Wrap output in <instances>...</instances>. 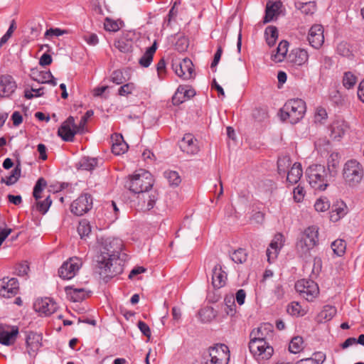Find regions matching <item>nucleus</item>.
Returning a JSON list of instances; mask_svg holds the SVG:
<instances>
[{"instance_id":"obj_1","label":"nucleus","mask_w":364,"mask_h":364,"mask_svg":"<svg viewBox=\"0 0 364 364\" xmlns=\"http://www.w3.org/2000/svg\"><path fill=\"white\" fill-rule=\"evenodd\" d=\"M122 247V240L119 239L105 240L96 260V268L101 277L112 278L123 272V264L119 259Z\"/></svg>"},{"instance_id":"obj_2","label":"nucleus","mask_w":364,"mask_h":364,"mask_svg":"<svg viewBox=\"0 0 364 364\" xmlns=\"http://www.w3.org/2000/svg\"><path fill=\"white\" fill-rule=\"evenodd\" d=\"M154 184L151 173L145 170L140 169L133 175L129 176L125 183V187L134 193L144 194V203H146V210H149L154 207L158 199V194L154 191L149 193Z\"/></svg>"},{"instance_id":"obj_3","label":"nucleus","mask_w":364,"mask_h":364,"mask_svg":"<svg viewBox=\"0 0 364 364\" xmlns=\"http://www.w3.org/2000/svg\"><path fill=\"white\" fill-rule=\"evenodd\" d=\"M309 185L316 191H324L329 183L334 179L333 176L321 164H313L306 171Z\"/></svg>"},{"instance_id":"obj_4","label":"nucleus","mask_w":364,"mask_h":364,"mask_svg":"<svg viewBox=\"0 0 364 364\" xmlns=\"http://www.w3.org/2000/svg\"><path fill=\"white\" fill-rule=\"evenodd\" d=\"M306 110L305 102L299 98L289 100L281 109V119H289L290 123L299 122L304 116Z\"/></svg>"},{"instance_id":"obj_5","label":"nucleus","mask_w":364,"mask_h":364,"mask_svg":"<svg viewBox=\"0 0 364 364\" xmlns=\"http://www.w3.org/2000/svg\"><path fill=\"white\" fill-rule=\"evenodd\" d=\"M318 228L310 226L305 229L301 238L296 242V250L300 257L306 259L310 256V250L318 245Z\"/></svg>"},{"instance_id":"obj_6","label":"nucleus","mask_w":364,"mask_h":364,"mask_svg":"<svg viewBox=\"0 0 364 364\" xmlns=\"http://www.w3.org/2000/svg\"><path fill=\"white\" fill-rule=\"evenodd\" d=\"M364 171L362 165L356 160H348L343 169V177L350 186L358 185L363 179Z\"/></svg>"},{"instance_id":"obj_7","label":"nucleus","mask_w":364,"mask_h":364,"mask_svg":"<svg viewBox=\"0 0 364 364\" xmlns=\"http://www.w3.org/2000/svg\"><path fill=\"white\" fill-rule=\"evenodd\" d=\"M230 360V350L225 344H216L208 349V356L204 364H228Z\"/></svg>"},{"instance_id":"obj_8","label":"nucleus","mask_w":364,"mask_h":364,"mask_svg":"<svg viewBox=\"0 0 364 364\" xmlns=\"http://www.w3.org/2000/svg\"><path fill=\"white\" fill-rule=\"evenodd\" d=\"M295 289L308 301H312L319 294L318 284L311 279H300L295 284Z\"/></svg>"},{"instance_id":"obj_9","label":"nucleus","mask_w":364,"mask_h":364,"mask_svg":"<svg viewBox=\"0 0 364 364\" xmlns=\"http://www.w3.org/2000/svg\"><path fill=\"white\" fill-rule=\"evenodd\" d=\"M82 265L80 258L73 257L64 262L58 269L59 277L63 279L73 278Z\"/></svg>"},{"instance_id":"obj_10","label":"nucleus","mask_w":364,"mask_h":364,"mask_svg":"<svg viewBox=\"0 0 364 364\" xmlns=\"http://www.w3.org/2000/svg\"><path fill=\"white\" fill-rule=\"evenodd\" d=\"M249 349L253 356L258 360H268L274 353L272 346L265 341H250Z\"/></svg>"},{"instance_id":"obj_11","label":"nucleus","mask_w":364,"mask_h":364,"mask_svg":"<svg viewBox=\"0 0 364 364\" xmlns=\"http://www.w3.org/2000/svg\"><path fill=\"white\" fill-rule=\"evenodd\" d=\"M92 205L93 200L91 195L83 193L71 203L70 210L74 215L81 216L90 210Z\"/></svg>"},{"instance_id":"obj_12","label":"nucleus","mask_w":364,"mask_h":364,"mask_svg":"<svg viewBox=\"0 0 364 364\" xmlns=\"http://www.w3.org/2000/svg\"><path fill=\"white\" fill-rule=\"evenodd\" d=\"M77 134H80V132H77L75 119L72 116H70L58 130V136L65 141H73Z\"/></svg>"},{"instance_id":"obj_13","label":"nucleus","mask_w":364,"mask_h":364,"mask_svg":"<svg viewBox=\"0 0 364 364\" xmlns=\"http://www.w3.org/2000/svg\"><path fill=\"white\" fill-rule=\"evenodd\" d=\"M19 284L16 278L4 277L0 279V296L11 298L18 292Z\"/></svg>"},{"instance_id":"obj_14","label":"nucleus","mask_w":364,"mask_h":364,"mask_svg":"<svg viewBox=\"0 0 364 364\" xmlns=\"http://www.w3.org/2000/svg\"><path fill=\"white\" fill-rule=\"evenodd\" d=\"M272 336L273 326L270 323H264L251 331L250 341L268 342V340L272 338Z\"/></svg>"},{"instance_id":"obj_15","label":"nucleus","mask_w":364,"mask_h":364,"mask_svg":"<svg viewBox=\"0 0 364 364\" xmlns=\"http://www.w3.org/2000/svg\"><path fill=\"white\" fill-rule=\"evenodd\" d=\"M18 334L16 326L0 324V343L4 346L14 344Z\"/></svg>"},{"instance_id":"obj_16","label":"nucleus","mask_w":364,"mask_h":364,"mask_svg":"<svg viewBox=\"0 0 364 364\" xmlns=\"http://www.w3.org/2000/svg\"><path fill=\"white\" fill-rule=\"evenodd\" d=\"M42 337L40 334L29 331L26 337V352L30 357L35 358L41 347Z\"/></svg>"},{"instance_id":"obj_17","label":"nucleus","mask_w":364,"mask_h":364,"mask_svg":"<svg viewBox=\"0 0 364 364\" xmlns=\"http://www.w3.org/2000/svg\"><path fill=\"white\" fill-rule=\"evenodd\" d=\"M284 235L279 232L275 234L273 240L269 244V248L267 250V257L269 263H272L277 257V255L282 247L284 246Z\"/></svg>"},{"instance_id":"obj_18","label":"nucleus","mask_w":364,"mask_h":364,"mask_svg":"<svg viewBox=\"0 0 364 364\" xmlns=\"http://www.w3.org/2000/svg\"><path fill=\"white\" fill-rule=\"evenodd\" d=\"M175 73L180 77L184 80L190 79L193 73V65L189 58H184L178 63H173L172 65Z\"/></svg>"},{"instance_id":"obj_19","label":"nucleus","mask_w":364,"mask_h":364,"mask_svg":"<svg viewBox=\"0 0 364 364\" xmlns=\"http://www.w3.org/2000/svg\"><path fill=\"white\" fill-rule=\"evenodd\" d=\"M308 41L314 48H319L324 42L323 29L321 25H314L309 30Z\"/></svg>"},{"instance_id":"obj_20","label":"nucleus","mask_w":364,"mask_h":364,"mask_svg":"<svg viewBox=\"0 0 364 364\" xmlns=\"http://www.w3.org/2000/svg\"><path fill=\"white\" fill-rule=\"evenodd\" d=\"M36 311L49 316L53 314L58 309L57 304L50 298L38 299L34 304Z\"/></svg>"},{"instance_id":"obj_21","label":"nucleus","mask_w":364,"mask_h":364,"mask_svg":"<svg viewBox=\"0 0 364 364\" xmlns=\"http://www.w3.org/2000/svg\"><path fill=\"white\" fill-rule=\"evenodd\" d=\"M17 87L12 76L4 75L0 76V97H9Z\"/></svg>"},{"instance_id":"obj_22","label":"nucleus","mask_w":364,"mask_h":364,"mask_svg":"<svg viewBox=\"0 0 364 364\" xmlns=\"http://www.w3.org/2000/svg\"><path fill=\"white\" fill-rule=\"evenodd\" d=\"M182 151L188 154L194 155L199 151L198 141L193 134H186L179 143Z\"/></svg>"},{"instance_id":"obj_23","label":"nucleus","mask_w":364,"mask_h":364,"mask_svg":"<svg viewBox=\"0 0 364 364\" xmlns=\"http://www.w3.org/2000/svg\"><path fill=\"white\" fill-rule=\"evenodd\" d=\"M196 95V91L187 85H180L172 97L174 105L182 104Z\"/></svg>"},{"instance_id":"obj_24","label":"nucleus","mask_w":364,"mask_h":364,"mask_svg":"<svg viewBox=\"0 0 364 364\" xmlns=\"http://www.w3.org/2000/svg\"><path fill=\"white\" fill-rule=\"evenodd\" d=\"M227 274L223 270L220 264H217L213 269L212 284L214 288L220 289L226 282Z\"/></svg>"},{"instance_id":"obj_25","label":"nucleus","mask_w":364,"mask_h":364,"mask_svg":"<svg viewBox=\"0 0 364 364\" xmlns=\"http://www.w3.org/2000/svg\"><path fill=\"white\" fill-rule=\"evenodd\" d=\"M65 291L70 297V300L74 302H80L87 296V293L84 288H73L71 286H68L65 288Z\"/></svg>"},{"instance_id":"obj_26","label":"nucleus","mask_w":364,"mask_h":364,"mask_svg":"<svg viewBox=\"0 0 364 364\" xmlns=\"http://www.w3.org/2000/svg\"><path fill=\"white\" fill-rule=\"evenodd\" d=\"M157 49V42L154 41L152 46L146 49L144 55L139 60V63L144 68H148L153 60L154 54Z\"/></svg>"},{"instance_id":"obj_27","label":"nucleus","mask_w":364,"mask_h":364,"mask_svg":"<svg viewBox=\"0 0 364 364\" xmlns=\"http://www.w3.org/2000/svg\"><path fill=\"white\" fill-rule=\"evenodd\" d=\"M348 129L344 122H335L331 126V136L333 139L339 140Z\"/></svg>"},{"instance_id":"obj_28","label":"nucleus","mask_w":364,"mask_h":364,"mask_svg":"<svg viewBox=\"0 0 364 364\" xmlns=\"http://www.w3.org/2000/svg\"><path fill=\"white\" fill-rule=\"evenodd\" d=\"M127 36L128 34L124 35L114 42V46L122 53H131L133 50V42Z\"/></svg>"},{"instance_id":"obj_29","label":"nucleus","mask_w":364,"mask_h":364,"mask_svg":"<svg viewBox=\"0 0 364 364\" xmlns=\"http://www.w3.org/2000/svg\"><path fill=\"white\" fill-rule=\"evenodd\" d=\"M289 42L282 41L277 48L276 53L272 54L271 58L276 63L282 62L288 52Z\"/></svg>"},{"instance_id":"obj_30","label":"nucleus","mask_w":364,"mask_h":364,"mask_svg":"<svg viewBox=\"0 0 364 364\" xmlns=\"http://www.w3.org/2000/svg\"><path fill=\"white\" fill-rule=\"evenodd\" d=\"M282 4L280 1L272 2L269 1L267 4L264 23H269L273 20L277 11L279 9Z\"/></svg>"},{"instance_id":"obj_31","label":"nucleus","mask_w":364,"mask_h":364,"mask_svg":"<svg viewBox=\"0 0 364 364\" xmlns=\"http://www.w3.org/2000/svg\"><path fill=\"white\" fill-rule=\"evenodd\" d=\"M339 163L340 156L338 153H331L327 159V167L326 168L333 176L334 178L338 173Z\"/></svg>"},{"instance_id":"obj_32","label":"nucleus","mask_w":364,"mask_h":364,"mask_svg":"<svg viewBox=\"0 0 364 364\" xmlns=\"http://www.w3.org/2000/svg\"><path fill=\"white\" fill-rule=\"evenodd\" d=\"M289 57L294 64L301 65L307 61L309 55L306 50L299 48L294 50Z\"/></svg>"},{"instance_id":"obj_33","label":"nucleus","mask_w":364,"mask_h":364,"mask_svg":"<svg viewBox=\"0 0 364 364\" xmlns=\"http://www.w3.org/2000/svg\"><path fill=\"white\" fill-rule=\"evenodd\" d=\"M346 213V205L343 202L333 205L330 213V220L333 222H336L344 217Z\"/></svg>"},{"instance_id":"obj_34","label":"nucleus","mask_w":364,"mask_h":364,"mask_svg":"<svg viewBox=\"0 0 364 364\" xmlns=\"http://www.w3.org/2000/svg\"><path fill=\"white\" fill-rule=\"evenodd\" d=\"M21 168L20 161H18L15 168L11 171L10 176L6 178L2 177L1 179V183H5L7 186H11L16 183L21 177Z\"/></svg>"},{"instance_id":"obj_35","label":"nucleus","mask_w":364,"mask_h":364,"mask_svg":"<svg viewBox=\"0 0 364 364\" xmlns=\"http://www.w3.org/2000/svg\"><path fill=\"white\" fill-rule=\"evenodd\" d=\"M302 176L301 164L295 163L287 173V180L291 184L296 183Z\"/></svg>"},{"instance_id":"obj_36","label":"nucleus","mask_w":364,"mask_h":364,"mask_svg":"<svg viewBox=\"0 0 364 364\" xmlns=\"http://www.w3.org/2000/svg\"><path fill=\"white\" fill-rule=\"evenodd\" d=\"M116 141L112 144V151L114 155L124 154L128 149L127 144L124 141L122 136L117 135Z\"/></svg>"},{"instance_id":"obj_37","label":"nucleus","mask_w":364,"mask_h":364,"mask_svg":"<svg viewBox=\"0 0 364 364\" xmlns=\"http://www.w3.org/2000/svg\"><path fill=\"white\" fill-rule=\"evenodd\" d=\"M266 36L267 43L269 46H272L275 44L276 41L278 38V31L275 26H267L264 31Z\"/></svg>"},{"instance_id":"obj_38","label":"nucleus","mask_w":364,"mask_h":364,"mask_svg":"<svg viewBox=\"0 0 364 364\" xmlns=\"http://www.w3.org/2000/svg\"><path fill=\"white\" fill-rule=\"evenodd\" d=\"M77 232L81 239H85L91 232V225L90 222L85 219L80 221L77 227Z\"/></svg>"},{"instance_id":"obj_39","label":"nucleus","mask_w":364,"mask_h":364,"mask_svg":"<svg viewBox=\"0 0 364 364\" xmlns=\"http://www.w3.org/2000/svg\"><path fill=\"white\" fill-rule=\"evenodd\" d=\"M224 302L225 306L224 311L226 314L230 316H234L236 313V306L235 304L234 296L232 295L226 296L225 297Z\"/></svg>"},{"instance_id":"obj_40","label":"nucleus","mask_w":364,"mask_h":364,"mask_svg":"<svg viewBox=\"0 0 364 364\" xmlns=\"http://www.w3.org/2000/svg\"><path fill=\"white\" fill-rule=\"evenodd\" d=\"M331 248L337 256L343 255L346 249V242L343 240L338 239L331 243Z\"/></svg>"},{"instance_id":"obj_41","label":"nucleus","mask_w":364,"mask_h":364,"mask_svg":"<svg viewBox=\"0 0 364 364\" xmlns=\"http://www.w3.org/2000/svg\"><path fill=\"white\" fill-rule=\"evenodd\" d=\"M47 186V181L43 177H41L38 179L36 183V185L33 188V196L36 200H38L41 198V193L43 191V188Z\"/></svg>"},{"instance_id":"obj_42","label":"nucleus","mask_w":364,"mask_h":364,"mask_svg":"<svg viewBox=\"0 0 364 364\" xmlns=\"http://www.w3.org/2000/svg\"><path fill=\"white\" fill-rule=\"evenodd\" d=\"M32 80L39 82V83H46L48 82V78L52 77V73L50 71H41V72H33L31 74Z\"/></svg>"},{"instance_id":"obj_43","label":"nucleus","mask_w":364,"mask_h":364,"mask_svg":"<svg viewBox=\"0 0 364 364\" xmlns=\"http://www.w3.org/2000/svg\"><path fill=\"white\" fill-rule=\"evenodd\" d=\"M97 159L89 157H84L79 162L80 168L86 171L92 170L97 166Z\"/></svg>"},{"instance_id":"obj_44","label":"nucleus","mask_w":364,"mask_h":364,"mask_svg":"<svg viewBox=\"0 0 364 364\" xmlns=\"http://www.w3.org/2000/svg\"><path fill=\"white\" fill-rule=\"evenodd\" d=\"M303 338L300 336L294 337L289 346V350L292 353H298L302 350Z\"/></svg>"},{"instance_id":"obj_45","label":"nucleus","mask_w":364,"mask_h":364,"mask_svg":"<svg viewBox=\"0 0 364 364\" xmlns=\"http://www.w3.org/2000/svg\"><path fill=\"white\" fill-rule=\"evenodd\" d=\"M122 25V21L118 22L117 21H113L109 18H106L104 23V27L105 29L107 31L116 32L120 29Z\"/></svg>"},{"instance_id":"obj_46","label":"nucleus","mask_w":364,"mask_h":364,"mask_svg":"<svg viewBox=\"0 0 364 364\" xmlns=\"http://www.w3.org/2000/svg\"><path fill=\"white\" fill-rule=\"evenodd\" d=\"M164 176L168 180L171 186H177L181 181L178 173L174 171H165Z\"/></svg>"},{"instance_id":"obj_47","label":"nucleus","mask_w":364,"mask_h":364,"mask_svg":"<svg viewBox=\"0 0 364 364\" xmlns=\"http://www.w3.org/2000/svg\"><path fill=\"white\" fill-rule=\"evenodd\" d=\"M247 254L244 249L240 248L235 250L231 255L233 262L237 264H242L247 260Z\"/></svg>"},{"instance_id":"obj_48","label":"nucleus","mask_w":364,"mask_h":364,"mask_svg":"<svg viewBox=\"0 0 364 364\" xmlns=\"http://www.w3.org/2000/svg\"><path fill=\"white\" fill-rule=\"evenodd\" d=\"M252 116L254 119L258 122H264L267 120L269 117L267 108H256L252 112Z\"/></svg>"},{"instance_id":"obj_49","label":"nucleus","mask_w":364,"mask_h":364,"mask_svg":"<svg viewBox=\"0 0 364 364\" xmlns=\"http://www.w3.org/2000/svg\"><path fill=\"white\" fill-rule=\"evenodd\" d=\"M52 204V200L50 196H48L43 200H36V209L42 214H45L48 210L50 205Z\"/></svg>"},{"instance_id":"obj_50","label":"nucleus","mask_w":364,"mask_h":364,"mask_svg":"<svg viewBox=\"0 0 364 364\" xmlns=\"http://www.w3.org/2000/svg\"><path fill=\"white\" fill-rule=\"evenodd\" d=\"M357 82V77L350 72H346L344 73L343 84L347 89L352 88Z\"/></svg>"},{"instance_id":"obj_51","label":"nucleus","mask_w":364,"mask_h":364,"mask_svg":"<svg viewBox=\"0 0 364 364\" xmlns=\"http://www.w3.org/2000/svg\"><path fill=\"white\" fill-rule=\"evenodd\" d=\"M94 114V112L92 109L87 110L85 115L82 117L78 124H76L77 132H80V134H82L85 132V126L87 122V120L90 117H91Z\"/></svg>"},{"instance_id":"obj_52","label":"nucleus","mask_w":364,"mask_h":364,"mask_svg":"<svg viewBox=\"0 0 364 364\" xmlns=\"http://www.w3.org/2000/svg\"><path fill=\"white\" fill-rule=\"evenodd\" d=\"M109 80L116 85H121L126 81V78L122 70H116L112 73Z\"/></svg>"},{"instance_id":"obj_53","label":"nucleus","mask_w":364,"mask_h":364,"mask_svg":"<svg viewBox=\"0 0 364 364\" xmlns=\"http://www.w3.org/2000/svg\"><path fill=\"white\" fill-rule=\"evenodd\" d=\"M291 161L288 156H283L278 159L277 168L279 174L285 173L287 168L290 166Z\"/></svg>"},{"instance_id":"obj_54","label":"nucleus","mask_w":364,"mask_h":364,"mask_svg":"<svg viewBox=\"0 0 364 364\" xmlns=\"http://www.w3.org/2000/svg\"><path fill=\"white\" fill-rule=\"evenodd\" d=\"M336 309L331 306H325L320 313V316L326 321L331 320L336 314Z\"/></svg>"},{"instance_id":"obj_55","label":"nucleus","mask_w":364,"mask_h":364,"mask_svg":"<svg viewBox=\"0 0 364 364\" xmlns=\"http://www.w3.org/2000/svg\"><path fill=\"white\" fill-rule=\"evenodd\" d=\"M314 207L316 211L318 212H324L329 209L330 208V203L327 198H320L316 200Z\"/></svg>"},{"instance_id":"obj_56","label":"nucleus","mask_w":364,"mask_h":364,"mask_svg":"<svg viewBox=\"0 0 364 364\" xmlns=\"http://www.w3.org/2000/svg\"><path fill=\"white\" fill-rule=\"evenodd\" d=\"M337 53L343 57L349 58L352 55L350 46L346 42H341L337 46Z\"/></svg>"},{"instance_id":"obj_57","label":"nucleus","mask_w":364,"mask_h":364,"mask_svg":"<svg viewBox=\"0 0 364 364\" xmlns=\"http://www.w3.org/2000/svg\"><path fill=\"white\" fill-rule=\"evenodd\" d=\"M199 315L203 322L210 321L215 316L213 308H206L200 310L199 311Z\"/></svg>"},{"instance_id":"obj_58","label":"nucleus","mask_w":364,"mask_h":364,"mask_svg":"<svg viewBox=\"0 0 364 364\" xmlns=\"http://www.w3.org/2000/svg\"><path fill=\"white\" fill-rule=\"evenodd\" d=\"M301 306L298 302H291L287 306V312L292 316H300L303 315L301 314Z\"/></svg>"},{"instance_id":"obj_59","label":"nucleus","mask_w":364,"mask_h":364,"mask_svg":"<svg viewBox=\"0 0 364 364\" xmlns=\"http://www.w3.org/2000/svg\"><path fill=\"white\" fill-rule=\"evenodd\" d=\"M134 88V84L132 82L124 84L119 87L118 94L121 96H126L131 94Z\"/></svg>"},{"instance_id":"obj_60","label":"nucleus","mask_w":364,"mask_h":364,"mask_svg":"<svg viewBox=\"0 0 364 364\" xmlns=\"http://www.w3.org/2000/svg\"><path fill=\"white\" fill-rule=\"evenodd\" d=\"M302 13L305 14H312L316 11V5L313 1L303 3L300 8Z\"/></svg>"},{"instance_id":"obj_61","label":"nucleus","mask_w":364,"mask_h":364,"mask_svg":"<svg viewBox=\"0 0 364 364\" xmlns=\"http://www.w3.org/2000/svg\"><path fill=\"white\" fill-rule=\"evenodd\" d=\"M175 46L177 50L183 52L186 50L188 47V41L186 37H180L177 40Z\"/></svg>"},{"instance_id":"obj_62","label":"nucleus","mask_w":364,"mask_h":364,"mask_svg":"<svg viewBox=\"0 0 364 364\" xmlns=\"http://www.w3.org/2000/svg\"><path fill=\"white\" fill-rule=\"evenodd\" d=\"M29 270V267L26 262L18 264L16 267V274L18 276L27 275Z\"/></svg>"},{"instance_id":"obj_63","label":"nucleus","mask_w":364,"mask_h":364,"mask_svg":"<svg viewBox=\"0 0 364 364\" xmlns=\"http://www.w3.org/2000/svg\"><path fill=\"white\" fill-rule=\"evenodd\" d=\"M315 122H322L327 117V112L323 107H318L315 113Z\"/></svg>"},{"instance_id":"obj_64","label":"nucleus","mask_w":364,"mask_h":364,"mask_svg":"<svg viewBox=\"0 0 364 364\" xmlns=\"http://www.w3.org/2000/svg\"><path fill=\"white\" fill-rule=\"evenodd\" d=\"M156 70L158 76L160 79L164 78V75L166 73V62L164 58H161L156 65Z\"/></svg>"}]
</instances>
